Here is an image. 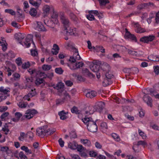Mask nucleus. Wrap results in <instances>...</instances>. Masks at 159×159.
Here are the masks:
<instances>
[{
	"mask_svg": "<svg viewBox=\"0 0 159 159\" xmlns=\"http://www.w3.org/2000/svg\"><path fill=\"white\" fill-rule=\"evenodd\" d=\"M89 14H94L95 16H97V15L99 13L98 11L97 10H90L88 11Z\"/></svg>",
	"mask_w": 159,
	"mask_h": 159,
	"instance_id": "e2e57ef3",
	"label": "nucleus"
},
{
	"mask_svg": "<svg viewBox=\"0 0 159 159\" xmlns=\"http://www.w3.org/2000/svg\"><path fill=\"white\" fill-rule=\"evenodd\" d=\"M81 142L85 146H89L90 145V143L88 139H81Z\"/></svg>",
	"mask_w": 159,
	"mask_h": 159,
	"instance_id": "a878e982",
	"label": "nucleus"
},
{
	"mask_svg": "<svg viewBox=\"0 0 159 159\" xmlns=\"http://www.w3.org/2000/svg\"><path fill=\"white\" fill-rule=\"evenodd\" d=\"M14 37L15 39L18 41L23 39L25 38L24 35L21 33L15 34L14 35Z\"/></svg>",
	"mask_w": 159,
	"mask_h": 159,
	"instance_id": "a211bd4d",
	"label": "nucleus"
},
{
	"mask_svg": "<svg viewBox=\"0 0 159 159\" xmlns=\"http://www.w3.org/2000/svg\"><path fill=\"white\" fill-rule=\"evenodd\" d=\"M143 93L145 94L143 98V100L149 106L152 107V100L148 95V94H150L152 96L154 95V91L152 89H144L142 91Z\"/></svg>",
	"mask_w": 159,
	"mask_h": 159,
	"instance_id": "f257e3e1",
	"label": "nucleus"
},
{
	"mask_svg": "<svg viewBox=\"0 0 159 159\" xmlns=\"http://www.w3.org/2000/svg\"><path fill=\"white\" fill-rule=\"evenodd\" d=\"M154 71L155 74L157 75L159 74V66H154Z\"/></svg>",
	"mask_w": 159,
	"mask_h": 159,
	"instance_id": "864d4df0",
	"label": "nucleus"
},
{
	"mask_svg": "<svg viewBox=\"0 0 159 159\" xmlns=\"http://www.w3.org/2000/svg\"><path fill=\"white\" fill-rule=\"evenodd\" d=\"M123 71L128 74V75L131 74V68H125L123 70Z\"/></svg>",
	"mask_w": 159,
	"mask_h": 159,
	"instance_id": "4d7b16f0",
	"label": "nucleus"
},
{
	"mask_svg": "<svg viewBox=\"0 0 159 159\" xmlns=\"http://www.w3.org/2000/svg\"><path fill=\"white\" fill-rule=\"evenodd\" d=\"M64 33L67 35H74L75 31L73 29H71L69 27L67 28L66 29H64Z\"/></svg>",
	"mask_w": 159,
	"mask_h": 159,
	"instance_id": "4468645a",
	"label": "nucleus"
},
{
	"mask_svg": "<svg viewBox=\"0 0 159 159\" xmlns=\"http://www.w3.org/2000/svg\"><path fill=\"white\" fill-rule=\"evenodd\" d=\"M65 101V98H63L62 99H59L56 100V104L57 105L63 103Z\"/></svg>",
	"mask_w": 159,
	"mask_h": 159,
	"instance_id": "c756f323",
	"label": "nucleus"
},
{
	"mask_svg": "<svg viewBox=\"0 0 159 159\" xmlns=\"http://www.w3.org/2000/svg\"><path fill=\"white\" fill-rule=\"evenodd\" d=\"M139 70L138 68L134 67L131 68V74H136L139 72Z\"/></svg>",
	"mask_w": 159,
	"mask_h": 159,
	"instance_id": "8fccbe9b",
	"label": "nucleus"
},
{
	"mask_svg": "<svg viewBox=\"0 0 159 159\" xmlns=\"http://www.w3.org/2000/svg\"><path fill=\"white\" fill-rule=\"evenodd\" d=\"M99 67L98 65L94 64L90 66V68L93 71L96 72L99 70Z\"/></svg>",
	"mask_w": 159,
	"mask_h": 159,
	"instance_id": "6ab92c4d",
	"label": "nucleus"
},
{
	"mask_svg": "<svg viewBox=\"0 0 159 159\" xmlns=\"http://www.w3.org/2000/svg\"><path fill=\"white\" fill-rule=\"evenodd\" d=\"M141 21L143 22H144V20H146V18L148 16V14L147 13H142L141 14Z\"/></svg>",
	"mask_w": 159,
	"mask_h": 159,
	"instance_id": "c85d7f7f",
	"label": "nucleus"
},
{
	"mask_svg": "<svg viewBox=\"0 0 159 159\" xmlns=\"http://www.w3.org/2000/svg\"><path fill=\"white\" fill-rule=\"evenodd\" d=\"M21 149L25 151L26 153H29V154H32V152L31 150L28 149V148L25 146H23L21 147Z\"/></svg>",
	"mask_w": 159,
	"mask_h": 159,
	"instance_id": "bb28decb",
	"label": "nucleus"
},
{
	"mask_svg": "<svg viewBox=\"0 0 159 159\" xmlns=\"http://www.w3.org/2000/svg\"><path fill=\"white\" fill-rule=\"evenodd\" d=\"M112 138L117 141H119L120 140L119 136L116 133H112L111 134Z\"/></svg>",
	"mask_w": 159,
	"mask_h": 159,
	"instance_id": "58836bf2",
	"label": "nucleus"
},
{
	"mask_svg": "<svg viewBox=\"0 0 159 159\" xmlns=\"http://www.w3.org/2000/svg\"><path fill=\"white\" fill-rule=\"evenodd\" d=\"M78 144L76 142L70 143L68 144V147L71 149H76Z\"/></svg>",
	"mask_w": 159,
	"mask_h": 159,
	"instance_id": "4be33fe9",
	"label": "nucleus"
},
{
	"mask_svg": "<svg viewBox=\"0 0 159 159\" xmlns=\"http://www.w3.org/2000/svg\"><path fill=\"white\" fill-rule=\"evenodd\" d=\"M9 115V113L8 112H6L2 114L1 116V118L2 120L4 119L5 118L7 117Z\"/></svg>",
	"mask_w": 159,
	"mask_h": 159,
	"instance_id": "bf43d9fd",
	"label": "nucleus"
},
{
	"mask_svg": "<svg viewBox=\"0 0 159 159\" xmlns=\"http://www.w3.org/2000/svg\"><path fill=\"white\" fill-rule=\"evenodd\" d=\"M140 137L143 139H146L147 138L146 134L140 130V139H141Z\"/></svg>",
	"mask_w": 159,
	"mask_h": 159,
	"instance_id": "4c0bfd02",
	"label": "nucleus"
},
{
	"mask_svg": "<svg viewBox=\"0 0 159 159\" xmlns=\"http://www.w3.org/2000/svg\"><path fill=\"white\" fill-rule=\"evenodd\" d=\"M58 16V15L57 12H55L53 9V13L51 16L52 18L54 19H57Z\"/></svg>",
	"mask_w": 159,
	"mask_h": 159,
	"instance_id": "69168bd1",
	"label": "nucleus"
},
{
	"mask_svg": "<svg viewBox=\"0 0 159 159\" xmlns=\"http://www.w3.org/2000/svg\"><path fill=\"white\" fill-rule=\"evenodd\" d=\"M50 131L49 129L48 128V126L45 125L42 127H39L37 129L36 134L39 136L42 135L45 136Z\"/></svg>",
	"mask_w": 159,
	"mask_h": 159,
	"instance_id": "7ed1b4c3",
	"label": "nucleus"
},
{
	"mask_svg": "<svg viewBox=\"0 0 159 159\" xmlns=\"http://www.w3.org/2000/svg\"><path fill=\"white\" fill-rule=\"evenodd\" d=\"M59 17L61 22L63 25L64 29H66L67 28H69L70 23L68 18L66 17L63 12H60Z\"/></svg>",
	"mask_w": 159,
	"mask_h": 159,
	"instance_id": "f03ea898",
	"label": "nucleus"
},
{
	"mask_svg": "<svg viewBox=\"0 0 159 159\" xmlns=\"http://www.w3.org/2000/svg\"><path fill=\"white\" fill-rule=\"evenodd\" d=\"M26 134L27 137H28L29 139H30L31 140H33L34 137V134L32 132L29 131L27 132Z\"/></svg>",
	"mask_w": 159,
	"mask_h": 159,
	"instance_id": "2f4dec72",
	"label": "nucleus"
},
{
	"mask_svg": "<svg viewBox=\"0 0 159 159\" xmlns=\"http://www.w3.org/2000/svg\"><path fill=\"white\" fill-rule=\"evenodd\" d=\"M105 76L106 78L111 80V79L113 77V75L110 71H109L105 74Z\"/></svg>",
	"mask_w": 159,
	"mask_h": 159,
	"instance_id": "473e14b6",
	"label": "nucleus"
},
{
	"mask_svg": "<svg viewBox=\"0 0 159 159\" xmlns=\"http://www.w3.org/2000/svg\"><path fill=\"white\" fill-rule=\"evenodd\" d=\"M148 8V3H143L140 5V10Z\"/></svg>",
	"mask_w": 159,
	"mask_h": 159,
	"instance_id": "3c124183",
	"label": "nucleus"
},
{
	"mask_svg": "<svg viewBox=\"0 0 159 159\" xmlns=\"http://www.w3.org/2000/svg\"><path fill=\"white\" fill-rule=\"evenodd\" d=\"M30 14L32 16H35L37 13V11L34 8H32L29 11Z\"/></svg>",
	"mask_w": 159,
	"mask_h": 159,
	"instance_id": "cd10ccee",
	"label": "nucleus"
},
{
	"mask_svg": "<svg viewBox=\"0 0 159 159\" xmlns=\"http://www.w3.org/2000/svg\"><path fill=\"white\" fill-rule=\"evenodd\" d=\"M5 12L6 13H9L11 15H15L16 13L15 11L11 9H6L5 10Z\"/></svg>",
	"mask_w": 159,
	"mask_h": 159,
	"instance_id": "c9c22d12",
	"label": "nucleus"
},
{
	"mask_svg": "<svg viewBox=\"0 0 159 159\" xmlns=\"http://www.w3.org/2000/svg\"><path fill=\"white\" fill-rule=\"evenodd\" d=\"M155 37L154 35H150L148 36H144L141 38L140 41L144 43H148L149 42H152L155 39Z\"/></svg>",
	"mask_w": 159,
	"mask_h": 159,
	"instance_id": "423d86ee",
	"label": "nucleus"
},
{
	"mask_svg": "<svg viewBox=\"0 0 159 159\" xmlns=\"http://www.w3.org/2000/svg\"><path fill=\"white\" fill-rule=\"evenodd\" d=\"M11 25L12 26L16 28H19L21 26L20 25L15 21L12 22L11 23Z\"/></svg>",
	"mask_w": 159,
	"mask_h": 159,
	"instance_id": "49530a36",
	"label": "nucleus"
},
{
	"mask_svg": "<svg viewBox=\"0 0 159 159\" xmlns=\"http://www.w3.org/2000/svg\"><path fill=\"white\" fill-rule=\"evenodd\" d=\"M92 118H90L88 117H85L84 119H82V120L83 122L85 124H89V123L90 121H93L92 120Z\"/></svg>",
	"mask_w": 159,
	"mask_h": 159,
	"instance_id": "393cba45",
	"label": "nucleus"
},
{
	"mask_svg": "<svg viewBox=\"0 0 159 159\" xmlns=\"http://www.w3.org/2000/svg\"><path fill=\"white\" fill-rule=\"evenodd\" d=\"M69 136L70 138L74 139L77 137V135L75 131H72L70 133Z\"/></svg>",
	"mask_w": 159,
	"mask_h": 159,
	"instance_id": "a19ab883",
	"label": "nucleus"
},
{
	"mask_svg": "<svg viewBox=\"0 0 159 159\" xmlns=\"http://www.w3.org/2000/svg\"><path fill=\"white\" fill-rule=\"evenodd\" d=\"M6 69H7V71L8 72L7 75L8 76H11L12 74V73L14 72L13 70H11L9 67L6 68Z\"/></svg>",
	"mask_w": 159,
	"mask_h": 159,
	"instance_id": "0e129e2a",
	"label": "nucleus"
},
{
	"mask_svg": "<svg viewBox=\"0 0 159 159\" xmlns=\"http://www.w3.org/2000/svg\"><path fill=\"white\" fill-rule=\"evenodd\" d=\"M37 113L38 111L35 109L28 110L26 111L25 115L22 117L21 119L23 120L25 118L27 119H30L32 118L34 115Z\"/></svg>",
	"mask_w": 159,
	"mask_h": 159,
	"instance_id": "20e7f679",
	"label": "nucleus"
},
{
	"mask_svg": "<svg viewBox=\"0 0 159 159\" xmlns=\"http://www.w3.org/2000/svg\"><path fill=\"white\" fill-rule=\"evenodd\" d=\"M87 128L88 130L92 132H95L98 130V127L96 125V121H90L89 124H87Z\"/></svg>",
	"mask_w": 159,
	"mask_h": 159,
	"instance_id": "39448f33",
	"label": "nucleus"
},
{
	"mask_svg": "<svg viewBox=\"0 0 159 159\" xmlns=\"http://www.w3.org/2000/svg\"><path fill=\"white\" fill-rule=\"evenodd\" d=\"M66 64L70 67V69L72 70H75L80 68V67H82L84 64V63L83 62H79L78 63H75V65L74 66L72 64H69L66 63Z\"/></svg>",
	"mask_w": 159,
	"mask_h": 159,
	"instance_id": "0eeeda50",
	"label": "nucleus"
},
{
	"mask_svg": "<svg viewBox=\"0 0 159 159\" xmlns=\"http://www.w3.org/2000/svg\"><path fill=\"white\" fill-rule=\"evenodd\" d=\"M98 1L101 6H105L107 4L109 3L108 0H98Z\"/></svg>",
	"mask_w": 159,
	"mask_h": 159,
	"instance_id": "7c9ffc66",
	"label": "nucleus"
},
{
	"mask_svg": "<svg viewBox=\"0 0 159 159\" xmlns=\"http://www.w3.org/2000/svg\"><path fill=\"white\" fill-rule=\"evenodd\" d=\"M70 16L71 19L74 21H76L77 19L76 16L72 12H70Z\"/></svg>",
	"mask_w": 159,
	"mask_h": 159,
	"instance_id": "603ef678",
	"label": "nucleus"
},
{
	"mask_svg": "<svg viewBox=\"0 0 159 159\" xmlns=\"http://www.w3.org/2000/svg\"><path fill=\"white\" fill-rule=\"evenodd\" d=\"M55 71L56 73L60 75L62 74L63 72V70H62L61 67L56 68Z\"/></svg>",
	"mask_w": 159,
	"mask_h": 159,
	"instance_id": "72a5a7b5",
	"label": "nucleus"
},
{
	"mask_svg": "<svg viewBox=\"0 0 159 159\" xmlns=\"http://www.w3.org/2000/svg\"><path fill=\"white\" fill-rule=\"evenodd\" d=\"M87 18L90 20H95V18L93 15L91 14H89V15L86 16Z\"/></svg>",
	"mask_w": 159,
	"mask_h": 159,
	"instance_id": "c03bdc74",
	"label": "nucleus"
},
{
	"mask_svg": "<svg viewBox=\"0 0 159 159\" xmlns=\"http://www.w3.org/2000/svg\"><path fill=\"white\" fill-rule=\"evenodd\" d=\"M29 2L30 4L35 7H39L40 5V3H38L37 2L34 1L33 0H29Z\"/></svg>",
	"mask_w": 159,
	"mask_h": 159,
	"instance_id": "ea45409f",
	"label": "nucleus"
},
{
	"mask_svg": "<svg viewBox=\"0 0 159 159\" xmlns=\"http://www.w3.org/2000/svg\"><path fill=\"white\" fill-rule=\"evenodd\" d=\"M133 24L134 25V27L136 28L135 30L137 33H139V24L138 23H133Z\"/></svg>",
	"mask_w": 159,
	"mask_h": 159,
	"instance_id": "09e8293b",
	"label": "nucleus"
},
{
	"mask_svg": "<svg viewBox=\"0 0 159 159\" xmlns=\"http://www.w3.org/2000/svg\"><path fill=\"white\" fill-rule=\"evenodd\" d=\"M19 156L21 159H27V157L23 152H20L19 153Z\"/></svg>",
	"mask_w": 159,
	"mask_h": 159,
	"instance_id": "a18cd8bd",
	"label": "nucleus"
},
{
	"mask_svg": "<svg viewBox=\"0 0 159 159\" xmlns=\"http://www.w3.org/2000/svg\"><path fill=\"white\" fill-rule=\"evenodd\" d=\"M30 64L29 62H25L22 65V68L25 69L29 68L30 66Z\"/></svg>",
	"mask_w": 159,
	"mask_h": 159,
	"instance_id": "79ce46f5",
	"label": "nucleus"
},
{
	"mask_svg": "<svg viewBox=\"0 0 159 159\" xmlns=\"http://www.w3.org/2000/svg\"><path fill=\"white\" fill-rule=\"evenodd\" d=\"M140 140V145L142 146L143 148H145L146 146H147L148 144L147 142L145 140Z\"/></svg>",
	"mask_w": 159,
	"mask_h": 159,
	"instance_id": "de8ad7c7",
	"label": "nucleus"
},
{
	"mask_svg": "<svg viewBox=\"0 0 159 159\" xmlns=\"http://www.w3.org/2000/svg\"><path fill=\"white\" fill-rule=\"evenodd\" d=\"M65 84L67 86H71L73 85V82L70 80H66L65 81Z\"/></svg>",
	"mask_w": 159,
	"mask_h": 159,
	"instance_id": "774afa93",
	"label": "nucleus"
},
{
	"mask_svg": "<svg viewBox=\"0 0 159 159\" xmlns=\"http://www.w3.org/2000/svg\"><path fill=\"white\" fill-rule=\"evenodd\" d=\"M89 155L91 157H95L97 156V153L94 151H90L89 152Z\"/></svg>",
	"mask_w": 159,
	"mask_h": 159,
	"instance_id": "680f3d73",
	"label": "nucleus"
},
{
	"mask_svg": "<svg viewBox=\"0 0 159 159\" xmlns=\"http://www.w3.org/2000/svg\"><path fill=\"white\" fill-rule=\"evenodd\" d=\"M52 86L53 87V88L54 89L58 90L59 92L61 93L63 91L64 85L62 82H59L55 86V85H53Z\"/></svg>",
	"mask_w": 159,
	"mask_h": 159,
	"instance_id": "f8f14e48",
	"label": "nucleus"
},
{
	"mask_svg": "<svg viewBox=\"0 0 159 159\" xmlns=\"http://www.w3.org/2000/svg\"><path fill=\"white\" fill-rule=\"evenodd\" d=\"M20 136L18 138V139L21 141H23L25 138H27L26 134L23 132H21L20 134Z\"/></svg>",
	"mask_w": 159,
	"mask_h": 159,
	"instance_id": "5701e85b",
	"label": "nucleus"
},
{
	"mask_svg": "<svg viewBox=\"0 0 159 159\" xmlns=\"http://www.w3.org/2000/svg\"><path fill=\"white\" fill-rule=\"evenodd\" d=\"M125 37L126 38L128 39L131 35L132 34H131L128 31V30L127 29H125Z\"/></svg>",
	"mask_w": 159,
	"mask_h": 159,
	"instance_id": "6e6d98bb",
	"label": "nucleus"
},
{
	"mask_svg": "<svg viewBox=\"0 0 159 159\" xmlns=\"http://www.w3.org/2000/svg\"><path fill=\"white\" fill-rule=\"evenodd\" d=\"M36 76V79L35 80V84L37 85H39L43 83L44 80L42 78H38V75Z\"/></svg>",
	"mask_w": 159,
	"mask_h": 159,
	"instance_id": "b1692460",
	"label": "nucleus"
},
{
	"mask_svg": "<svg viewBox=\"0 0 159 159\" xmlns=\"http://www.w3.org/2000/svg\"><path fill=\"white\" fill-rule=\"evenodd\" d=\"M52 68L50 65H44L42 67V68L44 70H50Z\"/></svg>",
	"mask_w": 159,
	"mask_h": 159,
	"instance_id": "37998d69",
	"label": "nucleus"
},
{
	"mask_svg": "<svg viewBox=\"0 0 159 159\" xmlns=\"http://www.w3.org/2000/svg\"><path fill=\"white\" fill-rule=\"evenodd\" d=\"M0 92L3 93L4 94H7V93L10 92V91L7 89H4V87H0Z\"/></svg>",
	"mask_w": 159,
	"mask_h": 159,
	"instance_id": "e433bc0d",
	"label": "nucleus"
},
{
	"mask_svg": "<svg viewBox=\"0 0 159 159\" xmlns=\"http://www.w3.org/2000/svg\"><path fill=\"white\" fill-rule=\"evenodd\" d=\"M28 71L30 75L35 74L36 76L39 75L40 77H42V76H44L45 75L44 73L40 71H37L35 69H29Z\"/></svg>",
	"mask_w": 159,
	"mask_h": 159,
	"instance_id": "9d476101",
	"label": "nucleus"
},
{
	"mask_svg": "<svg viewBox=\"0 0 159 159\" xmlns=\"http://www.w3.org/2000/svg\"><path fill=\"white\" fill-rule=\"evenodd\" d=\"M71 111L72 113H75L76 114H79V111L78 110L77 107L75 106H74L71 108Z\"/></svg>",
	"mask_w": 159,
	"mask_h": 159,
	"instance_id": "5fc2aeb1",
	"label": "nucleus"
},
{
	"mask_svg": "<svg viewBox=\"0 0 159 159\" xmlns=\"http://www.w3.org/2000/svg\"><path fill=\"white\" fill-rule=\"evenodd\" d=\"M16 62L18 66H20L22 63L21 58L20 57H18L16 59Z\"/></svg>",
	"mask_w": 159,
	"mask_h": 159,
	"instance_id": "13d9d810",
	"label": "nucleus"
},
{
	"mask_svg": "<svg viewBox=\"0 0 159 159\" xmlns=\"http://www.w3.org/2000/svg\"><path fill=\"white\" fill-rule=\"evenodd\" d=\"M33 35L31 34H29L27 35L25 39V42H24V45L26 47H29L31 44V42H33L32 40Z\"/></svg>",
	"mask_w": 159,
	"mask_h": 159,
	"instance_id": "1a4fd4ad",
	"label": "nucleus"
},
{
	"mask_svg": "<svg viewBox=\"0 0 159 159\" xmlns=\"http://www.w3.org/2000/svg\"><path fill=\"white\" fill-rule=\"evenodd\" d=\"M77 80L81 82H84L85 81V78L83 77L81 75H78L77 76Z\"/></svg>",
	"mask_w": 159,
	"mask_h": 159,
	"instance_id": "052dcab7",
	"label": "nucleus"
},
{
	"mask_svg": "<svg viewBox=\"0 0 159 159\" xmlns=\"http://www.w3.org/2000/svg\"><path fill=\"white\" fill-rule=\"evenodd\" d=\"M68 112H65L64 110H62L59 112L58 113V115L60 116V118L62 120H64L67 118V117L66 116V115L68 114Z\"/></svg>",
	"mask_w": 159,
	"mask_h": 159,
	"instance_id": "2eb2a0df",
	"label": "nucleus"
},
{
	"mask_svg": "<svg viewBox=\"0 0 159 159\" xmlns=\"http://www.w3.org/2000/svg\"><path fill=\"white\" fill-rule=\"evenodd\" d=\"M97 52H100L102 53H104L105 52V48L102 46H98Z\"/></svg>",
	"mask_w": 159,
	"mask_h": 159,
	"instance_id": "f704fd0d",
	"label": "nucleus"
},
{
	"mask_svg": "<svg viewBox=\"0 0 159 159\" xmlns=\"http://www.w3.org/2000/svg\"><path fill=\"white\" fill-rule=\"evenodd\" d=\"M105 107V103L103 102H98L95 106L96 111L101 112Z\"/></svg>",
	"mask_w": 159,
	"mask_h": 159,
	"instance_id": "9b49d317",
	"label": "nucleus"
},
{
	"mask_svg": "<svg viewBox=\"0 0 159 159\" xmlns=\"http://www.w3.org/2000/svg\"><path fill=\"white\" fill-rule=\"evenodd\" d=\"M82 73L85 75H87L89 77H93V75L90 73L88 69L86 68H83Z\"/></svg>",
	"mask_w": 159,
	"mask_h": 159,
	"instance_id": "f3484780",
	"label": "nucleus"
},
{
	"mask_svg": "<svg viewBox=\"0 0 159 159\" xmlns=\"http://www.w3.org/2000/svg\"><path fill=\"white\" fill-rule=\"evenodd\" d=\"M111 83L112 81L111 80L106 78L102 82V84L103 86L106 87L111 84Z\"/></svg>",
	"mask_w": 159,
	"mask_h": 159,
	"instance_id": "412c9836",
	"label": "nucleus"
},
{
	"mask_svg": "<svg viewBox=\"0 0 159 159\" xmlns=\"http://www.w3.org/2000/svg\"><path fill=\"white\" fill-rule=\"evenodd\" d=\"M155 20L156 23L157 24L159 23V11L156 14Z\"/></svg>",
	"mask_w": 159,
	"mask_h": 159,
	"instance_id": "338daca9",
	"label": "nucleus"
},
{
	"mask_svg": "<svg viewBox=\"0 0 159 159\" xmlns=\"http://www.w3.org/2000/svg\"><path fill=\"white\" fill-rule=\"evenodd\" d=\"M34 24L35 29L39 31H45L47 30L41 22L36 21Z\"/></svg>",
	"mask_w": 159,
	"mask_h": 159,
	"instance_id": "6e6552de",
	"label": "nucleus"
},
{
	"mask_svg": "<svg viewBox=\"0 0 159 159\" xmlns=\"http://www.w3.org/2000/svg\"><path fill=\"white\" fill-rule=\"evenodd\" d=\"M96 95L97 93L95 91H92L87 93L86 96L87 98H92L96 96Z\"/></svg>",
	"mask_w": 159,
	"mask_h": 159,
	"instance_id": "dca6fc26",
	"label": "nucleus"
},
{
	"mask_svg": "<svg viewBox=\"0 0 159 159\" xmlns=\"http://www.w3.org/2000/svg\"><path fill=\"white\" fill-rule=\"evenodd\" d=\"M81 59V57L79 53L74 54L73 56L70 57L69 61L71 63H74L76 61V60H80Z\"/></svg>",
	"mask_w": 159,
	"mask_h": 159,
	"instance_id": "ddd939ff",
	"label": "nucleus"
},
{
	"mask_svg": "<svg viewBox=\"0 0 159 159\" xmlns=\"http://www.w3.org/2000/svg\"><path fill=\"white\" fill-rule=\"evenodd\" d=\"M149 60L153 61H159V60H157V59L159 58V56L158 55H154L153 54L150 55L148 57Z\"/></svg>",
	"mask_w": 159,
	"mask_h": 159,
	"instance_id": "aec40b11",
	"label": "nucleus"
}]
</instances>
